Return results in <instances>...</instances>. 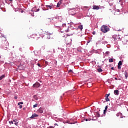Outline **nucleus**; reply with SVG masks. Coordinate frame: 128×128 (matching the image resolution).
<instances>
[{"instance_id": "25", "label": "nucleus", "mask_w": 128, "mask_h": 128, "mask_svg": "<svg viewBox=\"0 0 128 128\" xmlns=\"http://www.w3.org/2000/svg\"><path fill=\"white\" fill-rule=\"evenodd\" d=\"M10 122V124H14V121H10V122Z\"/></svg>"}, {"instance_id": "13", "label": "nucleus", "mask_w": 128, "mask_h": 128, "mask_svg": "<svg viewBox=\"0 0 128 128\" xmlns=\"http://www.w3.org/2000/svg\"><path fill=\"white\" fill-rule=\"evenodd\" d=\"M13 122L16 126H18V122L17 120H13Z\"/></svg>"}, {"instance_id": "44", "label": "nucleus", "mask_w": 128, "mask_h": 128, "mask_svg": "<svg viewBox=\"0 0 128 128\" xmlns=\"http://www.w3.org/2000/svg\"><path fill=\"white\" fill-rule=\"evenodd\" d=\"M10 2H12L13 0H8Z\"/></svg>"}, {"instance_id": "14", "label": "nucleus", "mask_w": 128, "mask_h": 128, "mask_svg": "<svg viewBox=\"0 0 128 128\" xmlns=\"http://www.w3.org/2000/svg\"><path fill=\"white\" fill-rule=\"evenodd\" d=\"M62 4V0H60L58 3L57 4L56 8H60V6Z\"/></svg>"}, {"instance_id": "1", "label": "nucleus", "mask_w": 128, "mask_h": 128, "mask_svg": "<svg viewBox=\"0 0 128 128\" xmlns=\"http://www.w3.org/2000/svg\"><path fill=\"white\" fill-rule=\"evenodd\" d=\"M1 46L4 50H6L8 48V42L6 40V38L3 37L1 38Z\"/></svg>"}, {"instance_id": "34", "label": "nucleus", "mask_w": 128, "mask_h": 128, "mask_svg": "<svg viewBox=\"0 0 128 128\" xmlns=\"http://www.w3.org/2000/svg\"><path fill=\"white\" fill-rule=\"evenodd\" d=\"M87 86H88V88H90V86H90V84H88Z\"/></svg>"}, {"instance_id": "16", "label": "nucleus", "mask_w": 128, "mask_h": 128, "mask_svg": "<svg viewBox=\"0 0 128 128\" xmlns=\"http://www.w3.org/2000/svg\"><path fill=\"white\" fill-rule=\"evenodd\" d=\"M97 70L98 72H102V68H99L97 69Z\"/></svg>"}, {"instance_id": "39", "label": "nucleus", "mask_w": 128, "mask_h": 128, "mask_svg": "<svg viewBox=\"0 0 128 128\" xmlns=\"http://www.w3.org/2000/svg\"><path fill=\"white\" fill-rule=\"evenodd\" d=\"M116 12H120V10L117 9V10H116Z\"/></svg>"}, {"instance_id": "9", "label": "nucleus", "mask_w": 128, "mask_h": 128, "mask_svg": "<svg viewBox=\"0 0 128 128\" xmlns=\"http://www.w3.org/2000/svg\"><path fill=\"white\" fill-rule=\"evenodd\" d=\"M116 116H120V118H124V116H122V114L120 112L117 113Z\"/></svg>"}, {"instance_id": "20", "label": "nucleus", "mask_w": 128, "mask_h": 128, "mask_svg": "<svg viewBox=\"0 0 128 128\" xmlns=\"http://www.w3.org/2000/svg\"><path fill=\"white\" fill-rule=\"evenodd\" d=\"M34 100H38V96L36 95L34 96Z\"/></svg>"}, {"instance_id": "46", "label": "nucleus", "mask_w": 128, "mask_h": 128, "mask_svg": "<svg viewBox=\"0 0 128 128\" xmlns=\"http://www.w3.org/2000/svg\"><path fill=\"white\" fill-rule=\"evenodd\" d=\"M67 44H70V43Z\"/></svg>"}, {"instance_id": "23", "label": "nucleus", "mask_w": 128, "mask_h": 128, "mask_svg": "<svg viewBox=\"0 0 128 128\" xmlns=\"http://www.w3.org/2000/svg\"><path fill=\"white\" fill-rule=\"evenodd\" d=\"M18 68H19V70H24L23 68H22V66H18Z\"/></svg>"}, {"instance_id": "30", "label": "nucleus", "mask_w": 128, "mask_h": 128, "mask_svg": "<svg viewBox=\"0 0 128 128\" xmlns=\"http://www.w3.org/2000/svg\"><path fill=\"white\" fill-rule=\"evenodd\" d=\"M117 30L118 32H122V30L121 29H118V30Z\"/></svg>"}, {"instance_id": "29", "label": "nucleus", "mask_w": 128, "mask_h": 128, "mask_svg": "<svg viewBox=\"0 0 128 128\" xmlns=\"http://www.w3.org/2000/svg\"><path fill=\"white\" fill-rule=\"evenodd\" d=\"M20 106V108H22V105H19Z\"/></svg>"}, {"instance_id": "35", "label": "nucleus", "mask_w": 128, "mask_h": 128, "mask_svg": "<svg viewBox=\"0 0 128 128\" xmlns=\"http://www.w3.org/2000/svg\"><path fill=\"white\" fill-rule=\"evenodd\" d=\"M106 96H108H108H110V94H106Z\"/></svg>"}, {"instance_id": "26", "label": "nucleus", "mask_w": 128, "mask_h": 128, "mask_svg": "<svg viewBox=\"0 0 128 128\" xmlns=\"http://www.w3.org/2000/svg\"><path fill=\"white\" fill-rule=\"evenodd\" d=\"M68 72H69V74H70V72H72V70H69Z\"/></svg>"}, {"instance_id": "4", "label": "nucleus", "mask_w": 128, "mask_h": 128, "mask_svg": "<svg viewBox=\"0 0 128 128\" xmlns=\"http://www.w3.org/2000/svg\"><path fill=\"white\" fill-rule=\"evenodd\" d=\"M32 86L33 88H38L40 86V84L38 82H36L34 84H33Z\"/></svg>"}, {"instance_id": "24", "label": "nucleus", "mask_w": 128, "mask_h": 128, "mask_svg": "<svg viewBox=\"0 0 128 128\" xmlns=\"http://www.w3.org/2000/svg\"><path fill=\"white\" fill-rule=\"evenodd\" d=\"M38 106V104H34L33 108H36Z\"/></svg>"}, {"instance_id": "22", "label": "nucleus", "mask_w": 128, "mask_h": 128, "mask_svg": "<svg viewBox=\"0 0 128 128\" xmlns=\"http://www.w3.org/2000/svg\"><path fill=\"white\" fill-rule=\"evenodd\" d=\"M20 104H24V102H19L18 103V106H20Z\"/></svg>"}, {"instance_id": "6", "label": "nucleus", "mask_w": 128, "mask_h": 128, "mask_svg": "<svg viewBox=\"0 0 128 128\" xmlns=\"http://www.w3.org/2000/svg\"><path fill=\"white\" fill-rule=\"evenodd\" d=\"M38 115L36 114H32V116L30 117V118H32V120L34 118H38Z\"/></svg>"}, {"instance_id": "3", "label": "nucleus", "mask_w": 128, "mask_h": 128, "mask_svg": "<svg viewBox=\"0 0 128 128\" xmlns=\"http://www.w3.org/2000/svg\"><path fill=\"white\" fill-rule=\"evenodd\" d=\"M112 38H114V42H116V40H120V37L119 35H113Z\"/></svg>"}, {"instance_id": "7", "label": "nucleus", "mask_w": 128, "mask_h": 128, "mask_svg": "<svg viewBox=\"0 0 128 128\" xmlns=\"http://www.w3.org/2000/svg\"><path fill=\"white\" fill-rule=\"evenodd\" d=\"M109 4H110V8H109L110 10H112L116 8V5H113L112 4H110V3Z\"/></svg>"}, {"instance_id": "48", "label": "nucleus", "mask_w": 128, "mask_h": 128, "mask_svg": "<svg viewBox=\"0 0 128 128\" xmlns=\"http://www.w3.org/2000/svg\"><path fill=\"white\" fill-rule=\"evenodd\" d=\"M90 84H92V83H89Z\"/></svg>"}, {"instance_id": "36", "label": "nucleus", "mask_w": 128, "mask_h": 128, "mask_svg": "<svg viewBox=\"0 0 128 128\" xmlns=\"http://www.w3.org/2000/svg\"><path fill=\"white\" fill-rule=\"evenodd\" d=\"M14 98H15V100H16V99L18 98V97H17L16 96H15L14 97Z\"/></svg>"}, {"instance_id": "45", "label": "nucleus", "mask_w": 128, "mask_h": 128, "mask_svg": "<svg viewBox=\"0 0 128 128\" xmlns=\"http://www.w3.org/2000/svg\"><path fill=\"white\" fill-rule=\"evenodd\" d=\"M114 79L116 80H118V78H115Z\"/></svg>"}, {"instance_id": "11", "label": "nucleus", "mask_w": 128, "mask_h": 128, "mask_svg": "<svg viewBox=\"0 0 128 128\" xmlns=\"http://www.w3.org/2000/svg\"><path fill=\"white\" fill-rule=\"evenodd\" d=\"M114 94L116 96H118V94H120V91H118V90H114Z\"/></svg>"}, {"instance_id": "42", "label": "nucleus", "mask_w": 128, "mask_h": 128, "mask_svg": "<svg viewBox=\"0 0 128 128\" xmlns=\"http://www.w3.org/2000/svg\"><path fill=\"white\" fill-rule=\"evenodd\" d=\"M86 120V122H88V120L86 119V120Z\"/></svg>"}, {"instance_id": "10", "label": "nucleus", "mask_w": 128, "mask_h": 128, "mask_svg": "<svg viewBox=\"0 0 128 128\" xmlns=\"http://www.w3.org/2000/svg\"><path fill=\"white\" fill-rule=\"evenodd\" d=\"M93 8V10H98V9L100 8V7L98 6H96V5H94L92 6Z\"/></svg>"}, {"instance_id": "43", "label": "nucleus", "mask_w": 128, "mask_h": 128, "mask_svg": "<svg viewBox=\"0 0 128 128\" xmlns=\"http://www.w3.org/2000/svg\"><path fill=\"white\" fill-rule=\"evenodd\" d=\"M54 126H58V124H55Z\"/></svg>"}, {"instance_id": "21", "label": "nucleus", "mask_w": 128, "mask_h": 128, "mask_svg": "<svg viewBox=\"0 0 128 128\" xmlns=\"http://www.w3.org/2000/svg\"><path fill=\"white\" fill-rule=\"evenodd\" d=\"M114 62V60L112 58H110L109 60V62Z\"/></svg>"}, {"instance_id": "38", "label": "nucleus", "mask_w": 128, "mask_h": 128, "mask_svg": "<svg viewBox=\"0 0 128 128\" xmlns=\"http://www.w3.org/2000/svg\"><path fill=\"white\" fill-rule=\"evenodd\" d=\"M111 70H114V67H112V68H111Z\"/></svg>"}, {"instance_id": "2", "label": "nucleus", "mask_w": 128, "mask_h": 128, "mask_svg": "<svg viewBox=\"0 0 128 128\" xmlns=\"http://www.w3.org/2000/svg\"><path fill=\"white\" fill-rule=\"evenodd\" d=\"M100 30L102 32L106 34V32H108V30H110V28L106 25H103L101 26Z\"/></svg>"}, {"instance_id": "15", "label": "nucleus", "mask_w": 128, "mask_h": 128, "mask_svg": "<svg viewBox=\"0 0 128 128\" xmlns=\"http://www.w3.org/2000/svg\"><path fill=\"white\" fill-rule=\"evenodd\" d=\"M6 78V76L4 75H2L1 76H0V80H2L3 78Z\"/></svg>"}, {"instance_id": "31", "label": "nucleus", "mask_w": 128, "mask_h": 128, "mask_svg": "<svg viewBox=\"0 0 128 128\" xmlns=\"http://www.w3.org/2000/svg\"><path fill=\"white\" fill-rule=\"evenodd\" d=\"M37 64H38V66L40 68V64L38 63Z\"/></svg>"}, {"instance_id": "33", "label": "nucleus", "mask_w": 128, "mask_h": 128, "mask_svg": "<svg viewBox=\"0 0 128 128\" xmlns=\"http://www.w3.org/2000/svg\"><path fill=\"white\" fill-rule=\"evenodd\" d=\"M36 12H40V8H38V9H36Z\"/></svg>"}, {"instance_id": "19", "label": "nucleus", "mask_w": 128, "mask_h": 128, "mask_svg": "<svg viewBox=\"0 0 128 128\" xmlns=\"http://www.w3.org/2000/svg\"><path fill=\"white\" fill-rule=\"evenodd\" d=\"M106 102H110V99L108 98V96L106 97Z\"/></svg>"}, {"instance_id": "12", "label": "nucleus", "mask_w": 128, "mask_h": 128, "mask_svg": "<svg viewBox=\"0 0 128 128\" xmlns=\"http://www.w3.org/2000/svg\"><path fill=\"white\" fill-rule=\"evenodd\" d=\"M38 112H40V114H42L44 112V108H40L39 110H38Z\"/></svg>"}, {"instance_id": "18", "label": "nucleus", "mask_w": 128, "mask_h": 128, "mask_svg": "<svg viewBox=\"0 0 128 128\" xmlns=\"http://www.w3.org/2000/svg\"><path fill=\"white\" fill-rule=\"evenodd\" d=\"M124 76H125L126 78H128V72H124Z\"/></svg>"}, {"instance_id": "32", "label": "nucleus", "mask_w": 128, "mask_h": 128, "mask_svg": "<svg viewBox=\"0 0 128 128\" xmlns=\"http://www.w3.org/2000/svg\"><path fill=\"white\" fill-rule=\"evenodd\" d=\"M108 110V106H106V107H105V110Z\"/></svg>"}, {"instance_id": "28", "label": "nucleus", "mask_w": 128, "mask_h": 128, "mask_svg": "<svg viewBox=\"0 0 128 128\" xmlns=\"http://www.w3.org/2000/svg\"><path fill=\"white\" fill-rule=\"evenodd\" d=\"M106 110H104V114H106Z\"/></svg>"}, {"instance_id": "41", "label": "nucleus", "mask_w": 128, "mask_h": 128, "mask_svg": "<svg viewBox=\"0 0 128 128\" xmlns=\"http://www.w3.org/2000/svg\"><path fill=\"white\" fill-rule=\"evenodd\" d=\"M45 62H46V64H48V62L46 61Z\"/></svg>"}, {"instance_id": "5", "label": "nucleus", "mask_w": 128, "mask_h": 128, "mask_svg": "<svg viewBox=\"0 0 128 128\" xmlns=\"http://www.w3.org/2000/svg\"><path fill=\"white\" fill-rule=\"evenodd\" d=\"M122 65V61H120L118 63V70H120V68H122V67L120 66Z\"/></svg>"}, {"instance_id": "27", "label": "nucleus", "mask_w": 128, "mask_h": 128, "mask_svg": "<svg viewBox=\"0 0 128 128\" xmlns=\"http://www.w3.org/2000/svg\"><path fill=\"white\" fill-rule=\"evenodd\" d=\"M48 36H52V33L48 32Z\"/></svg>"}, {"instance_id": "8", "label": "nucleus", "mask_w": 128, "mask_h": 128, "mask_svg": "<svg viewBox=\"0 0 128 128\" xmlns=\"http://www.w3.org/2000/svg\"><path fill=\"white\" fill-rule=\"evenodd\" d=\"M46 8H48H48H50V10H52V8H54V6L52 5H46Z\"/></svg>"}, {"instance_id": "37", "label": "nucleus", "mask_w": 128, "mask_h": 128, "mask_svg": "<svg viewBox=\"0 0 128 128\" xmlns=\"http://www.w3.org/2000/svg\"><path fill=\"white\" fill-rule=\"evenodd\" d=\"M92 34H96V32H92Z\"/></svg>"}, {"instance_id": "47", "label": "nucleus", "mask_w": 128, "mask_h": 128, "mask_svg": "<svg viewBox=\"0 0 128 128\" xmlns=\"http://www.w3.org/2000/svg\"><path fill=\"white\" fill-rule=\"evenodd\" d=\"M50 128H54V127H50Z\"/></svg>"}, {"instance_id": "40", "label": "nucleus", "mask_w": 128, "mask_h": 128, "mask_svg": "<svg viewBox=\"0 0 128 128\" xmlns=\"http://www.w3.org/2000/svg\"><path fill=\"white\" fill-rule=\"evenodd\" d=\"M23 110H26V108H23Z\"/></svg>"}, {"instance_id": "17", "label": "nucleus", "mask_w": 128, "mask_h": 128, "mask_svg": "<svg viewBox=\"0 0 128 128\" xmlns=\"http://www.w3.org/2000/svg\"><path fill=\"white\" fill-rule=\"evenodd\" d=\"M78 28H79L80 30H82V28H82V25H80V26H78Z\"/></svg>"}]
</instances>
